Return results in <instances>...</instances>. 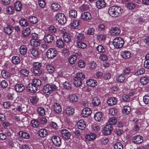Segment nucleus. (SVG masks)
I'll return each instance as SVG.
<instances>
[{
    "label": "nucleus",
    "instance_id": "1a4fd4ad",
    "mask_svg": "<svg viewBox=\"0 0 149 149\" xmlns=\"http://www.w3.org/2000/svg\"><path fill=\"white\" fill-rule=\"evenodd\" d=\"M81 16V18L85 21L91 20L92 18L90 13L88 12L82 13Z\"/></svg>",
    "mask_w": 149,
    "mask_h": 149
},
{
    "label": "nucleus",
    "instance_id": "ddd939ff",
    "mask_svg": "<svg viewBox=\"0 0 149 149\" xmlns=\"http://www.w3.org/2000/svg\"><path fill=\"white\" fill-rule=\"evenodd\" d=\"M91 113V109L88 108H86L84 109L82 112V116L84 117H86L89 116Z\"/></svg>",
    "mask_w": 149,
    "mask_h": 149
},
{
    "label": "nucleus",
    "instance_id": "774afa93",
    "mask_svg": "<svg viewBox=\"0 0 149 149\" xmlns=\"http://www.w3.org/2000/svg\"><path fill=\"white\" fill-rule=\"evenodd\" d=\"M100 143L102 145H106L108 142L109 140L108 138L102 139L99 140Z\"/></svg>",
    "mask_w": 149,
    "mask_h": 149
},
{
    "label": "nucleus",
    "instance_id": "bf43d9fd",
    "mask_svg": "<svg viewBox=\"0 0 149 149\" xmlns=\"http://www.w3.org/2000/svg\"><path fill=\"white\" fill-rule=\"evenodd\" d=\"M33 72L35 75H40L42 73L41 68H33Z\"/></svg>",
    "mask_w": 149,
    "mask_h": 149
},
{
    "label": "nucleus",
    "instance_id": "f257e3e1",
    "mask_svg": "<svg viewBox=\"0 0 149 149\" xmlns=\"http://www.w3.org/2000/svg\"><path fill=\"white\" fill-rule=\"evenodd\" d=\"M122 11L123 10L120 7L116 6L109 7L108 10L109 14L113 17H116L120 16Z\"/></svg>",
    "mask_w": 149,
    "mask_h": 149
},
{
    "label": "nucleus",
    "instance_id": "5701e85b",
    "mask_svg": "<svg viewBox=\"0 0 149 149\" xmlns=\"http://www.w3.org/2000/svg\"><path fill=\"white\" fill-rule=\"evenodd\" d=\"M126 6L129 10H133L137 6V5L133 2H128L126 3Z\"/></svg>",
    "mask_w": 149,
    "mask_h": 149
},
{
    "label": "nucleus",
    "instance_id": "0eeeda50",
    "mask_svg": "<svg viewBox=\"0 0 149 149\" xmlns=\"http://www.w3.org/2000/svg\"><path fill=\"white\" fill-rule=\"evenodd\" d=\"M52 140L54 145L57 147H59L61 144V140L60 138L56 136H53L52 138Z\"/></svg>",
    "mask_w": 149,
    "mask_h": 149
},
{
    "label": "nucleus",
    "instance_id": "2eb2a0df",
    "mask_svg": "<svg viewBox=\"0 0 149 149\" xmlns=\"http://www.w3.org/2000/svg\"><path fill=\"white\" fill-rule=\"evenodd\" d=\"M44 39L45 42L49 43L53 41L54 37L52 35L50 34H45Z\"/></svg>",
    "mask_w": 149,
    "mask_h": 149
},
{
    "label": "nucleus",
    "instance_id": "a19ab883",
    "mask_svg": "<svg viewBox=\"0 0 149 149\" xmlns=\"http://www.w3.org/2000/svg\"><path fill=\"white\" fill-rule=\"evenodd\" d=\"M31 45L34 47H37L40 44V41L38 40L31 39L30 41Z\"/></svg>",
    "mask_w": 149,
    "mask_h": 149
},
{
    "label": "nucleus",
    "instance_id": "8fccbe9b",
    "mask_svg": "<svg viewBox=\"0 0 149 149\" xmlns=\"http://www.w3.org/2000/svg\"><path fill=\"white\" fill-rule=\"evenodd\" d=\"M39 135L42 137H45L47 134V132L46 130L41 129H40L38 132Z\"/></svg>",
    "mask_w": 149,
    "mask_h": 149
},
{
    "label": "nucleus",
    "instance_id": "b1692460",
    "mask_svg": "<svg viewBox=\"0 0 149 149\" xmlns=\"http://www.w3.org/2000/svg\"><path fill=\"white\" fill-rule=\"evenodd\" d=\"M74 109L72 107L68 106L65 110V113L68 115H72L74 113Z\"/></svg>",
    "mask_w": 149,
    "mask_h": 149
},
{
    "label": "nucleus",
    "instance_id": "dca6fc26",
    "mask_svg": "<svg viewBox=\"0 0 149 149\" xmlns=\"http://www.w3.org/2000/svg\"><path fill=\"white\" fill-rule=\"evenodd\" d=\"M29 52L34 57H37L39 56V52L36 48H31L30 49Z\"/></svg>",
    "mask_w": 149,
    "mask_h": 149
},
{
    "label": "nucleus",
    "instance_id": "7ed1b4c3",
    "mask_svg": "<svg viewBox=\"0 0 149 149\" xmlns=\"http://www.w3.org/2000/svg\"><path fill=\"white\" fill-rule=\"evenodd\" d=\"M123 40L121 38L118 37L115 38L113 41V44L115 47L117 48L122 47L124 44Z\"/></svg>",
    "mask_w": 149,
    "mask_h": 149
},
{
    "label": "nucleus",
    "instance_id": "680f3d73",
    "mask_svg": "<svg viewBox=\"0 0 149 149\" xmlns=\"http://www.w3.org/2000/svg\"><path fill=\"white\" fill-rule=\"evenodd\" d=\"M114 149H123V146L122 144L120 142L115 143L113 146Z\"/></svg>",
    "mask_w": 149,
    "mask_h": 149
},
{
    "label": "nucleus",
    "instance_id": "473e14b6",
    "mask_svg": "<svg viewBox=\"0 0 149 149\" xmlns=\"http://www.w3.org/2000/svg\"><path fill=\"white\" fill-rule=\"evenodd\" d=\"M19 134L20 136L26 139L29 138L30 136V135L28 133L22 131L19 132Z\"/></svg>",
    "mask_w": 149,
    "mask_h": 149
},
{
    "label": "nucleus",
    "instance_id": "aec40b11",
    "mask_svg": "<svg viewBox=\"0 0 149 149\" xmlns=\"http://www.w3.org/2000/svg\"><path fill=\"white\" fill-rule=\"evenodd\" d=\"M54 111L57 113H59L61 111V108L60 104L57 103L54 104L53 105Z\"/></svg>",
    "mask_w": 149,
    "mask_h": 149
},
{
    "label": "nucleus",
    "instance_id": "f3484780",
    "mask_svg": "<svg viewBox=\"0 0 149 149\" xmlns=\"http://www.w3.org/2000/svg\"><path fill=\"white\" fill-rule=\"evenodd\" d=\"M86 84L89 86L94 87L97 85V82L96 80L93 79H88L86 81Z\"/></svg>",
    "mask_w": 149,
    "mask_h": 149
},
{
    "label": "nucleus",
    "instance_id": "e2e57ef3",
    "mask_svg": "<svg viewBox=\"0 0 149 149\" xmlns=\"http://www.w3.org/2000/svg\"><path fill=\"white\" fill-rule=\"evenodd\" d=\"M33 68H41V64L39 62H35L33 64Z\"/></svg>",
    "mask_w": 149,
    "mask_h": 149
},
{
    "label": "nucleus",
    "instance_id": "72a5a7b5",
    "mask_svg": "<svg viewBox=\"0 0 149 149\" xmlns=\"http://www.w3.org/2000/svg\"><path fill=\"white\" fill-rule=\"evenodd\" d=\"M126 77L124 74H122L118 76L116 78V80L120 82L123 83L125 80Z\"/></svg>",
    "mask_w": 149,
    "mask_h": 149
},
{
    "label": "nucleus",
    "instance_id": "9d476101",
    "mask_svg": "<svg viewBox=\"0 0 149 149\" xmlns=\"http://www.w3.org/2000/svg\"><path fill=\"white\" fill-rule=\"evenodd\" d=\"M133 142L136 144H140L143 141V138L140 135L134 137L132 139Z\"/></svg>",
    "mask_w": 149,
    "mask_h": 149
},
{
    "label": "nucleus",
    "instance_id": "3c124183",
    "mask_svg": "<svg viewBox=\"0 0 149 149\" xmlns=\"http://www.w3.org/2000/svg\"><path fill=\"white\" fill-rule=\"evenodd\" d=\"M56 44L57 46L60 48H63L64 46L63 42L61 39H59L57 40Z\"/></svg>",
    "mask_w": 149,
    "mask_h": 149
},
{
    "label": "nucleus",
    "instance_id": "de8ad7c7",
    "mask_svg": "<svg viewBox=\"0 0 149 149\" xmlns=\"http://www.w3.org/2000/svg\"><path fill=\"white\" fill-rule=\"evenodd\" d=\"M12 61L13 63L17 64L20 62V60L19 57L17 56H14L12 57Z\"/></svg>",
    "mask_w": 149,
    "mask_h": 149
},
{
    "label": "nucleus",
    "instance_id": "a211bd4d",
    "mask_svg": "<svg viewBox=\"0 0 149 149\" xmlns=\"http://www.w3.org/2000/svg\"><path fill=\"white\" fill-rule=\"evenodd\" d=\"M121 57L124 58H128L131 56L130 53L128 51L125 50L122 51L120 52Z\"/></svg>",
    "mask_w": 149,
    "mask_h": 149
},
{
    "label": "nucleus",
    "instance_id": "a878e982",
    "mask_svg": "<svg viewBox=\"0 0 149 149\" xmlns=\"http://www.w3.org/2000/svg\"><path fill=\"white\" fill-rule=\"evenodd\" d=\"M94 117L97 121L99 122L102 119V113L100 112H97L95 114Z\"/></svg>",
    "mask_w": 149,
    "mask_h": 149
},
{
    "label": "nucleus",
    "instance_id": "4468645a",
    "mask_svg": "<svg viewBox=\"0 0 149 149\" xmlns=\"http://www.w3.org/2000/svg\"><path fill=\"white\" fill-rule=\"evenodd\" d=\"M96 7L99 9L104 7L106 6V3L104 0H98L96 2Z\"/></svg>",
    "mask_w": 149,
    "mask_h": 149
},
{
    "label": "nucleus",
    "instance_id": "79ce46f5",
    "mask_svg": "<svg viewBox=\"0 0 149 149\" xmlns=\"http://www.w3.org/2000/svg\"><path fill=\"white\" fill-rule=\"evenodd\" d=\"M19 52L22 55H25L27 52L26 47L24 45H21L19 48Z\"/></svg>",
    "mask_w": 149,
    "mask_h": 149
},
{
    "label": "nucleus",
    "instance_id": "37998d69",
    "mask_svg": "<svg viewBox=\"0 0 149 149\" xmlns=\"http://www.w3.org/2000/svg\"><path fill=\"white\" fill-rule=\"evenodd\" d=\"M79 21L76 20H73L72 21L70 24V26L71 28L73 29H77L79 25Z\"/></svg>",
    "mask_w": 149,
    "mask_h": 149
},
{
    "label": "nucleus",
    "instance_id": "052dcab7",
    "mask_svg": "<svg viewBox=\"0 0 149 149\" xmlns=\"http://www.w3.org/2000/svg\"><path fill=\"white\" fill-rule=\"evenodd\" d=\"M145 72V70L143 68H140L134 72V74L139 75L143 74Z\"/></svg>",
    "mask_w": 149,
    "mask_h": 149
},
{
    "label": "nucleus",
    "instance_id": "0e129e2a",
    "mask_svg": "<svg viewBox=\"0 0 149 149\" xmlns=\"http://www.w3.org/2000/svg\"><path fill=\"white\" fill-rule=\"evenodd\" d=\"M109 123V125H113L115 124L117 122L116 119L114 117H112L109 119L108 120Z\"/></svg>",
    "mask_w": 149,
    "mask_h": 149
},
{
    "label": "nucleus",
    "instance_id": "20e7f679",
    "mask_svg": "<svg viewBox=\"0 0 149 149\" xmlns=\"http://www.w3.org/2000/svg\"><path fill=\"white\" fill-rule=\"evenodd\" d=\"M56 18L59 23L63 24L66 21V18L64 15L62 13H57L55 15Z\"/></svg>",
    "mask_w": 149,
    "mask_h": 149
},
{
    "label": "nucleus",
    "instance_id": "2f4dec72",
    "mask_svg": "<svg viewBox=\"0 0 149 149\" xmlns=\"http://www.w3.org/2000/svg\"><path fill=\"white\" fill-rule=\"evenodd\" d=\"M74 85L76 86H79L82 84V82L81 79L77 77H74Z\"/></svg>",
    "mask_w": 149,
    "mask_h": 149
},
{
    "label": "nucleus",
    "instance_id": "bb28decb",
    "mask_svg": "<svg viewBox=\"0 0 149 149\" xmlns=\"http://www.w3.org/2000/svg\"><path fill=\"white\" fill-rule=\"evenodd\" d=\"M14 88L16 91L19 92H22L25 88L24 86L21 84H16Z\"/></svg>",
    "mask_w": 149,
    "mask_h": 149
},
{
    "label": "nucleus",
    "instance_id": "ea45409f",
    "mask_svg": "<svg viewBox=\"0 0 149 149\" xmlns=\"http://www.w3.org/2000/svg\"><path fill=\"white\" fill-rule=\"evenodd\" d=\"M37 111L39 115L40 116H43L45 113L44 109L41 107H38Z\"/></svg>",
    "mask_w": 149,
    "mask_h": 149
},
{
    "label": "nucleus",
    "instance_id": "423d86ee",
    "mask_svg": "<svg viewBox=\"0 0 149 149\" xmlns=\"http://www.w3.org/2000/svg\"><path fill=\"white\" fill-rule=\"evenodd\" d=\"M61 33L62 34L64 41L66 42H69L70 40V38L68 33L67 32L66 30L65 29L62 28L60 30Z\"/></svg>",
    "mask_w": 149,
    "mask_h": 149
},
{
    "label": "nucleus",
    "instance_id": "5fc2aeb1",
    "mask_svg": "<svg viewBox=\"0 0 149 149\" xmlns=\"http://www.w3.org/2000/svg\"><path fill=\"white\" fill-rule=\"evenodd\" d=\"M77 45L78 47L79 48L84 49L86 47V45L82 42L77 41Z\"/></svg>",
    "mask_w": 149,
    "mask_h": 149
},
{
    "label": "nucleus",
    "instance_id": "864d4df0",
    "mask_svg": "<svg viewBox=\"0 0 149 149\" xmlns=\"http://www.w3.org/2000/svg\"><path fill=\"white\" fill-rule=\"evenodd\" d=\"M2 77L4 79L8 78L10 76V74L5 70H3L1 72Z\"/></svg>",
    "mask_w": 149,
    "mask_h": 149
},
{
    "label": "nucleus",
    "instance_id": "a18cd8bd",
    "mask_svg": "<svg viewBox=\"0 0 149 149\" xmlns=\"http://www.w3.org/2000/svg\"><path fill=\"white\" fill-rule=\"evenodd\" d=\"M19 23L21 25L24 27H26L29 24L27 21L24 19H20L19 21Z\"/></svg>",
    "mask_w": 149,
    "mask_h": 149
},
{
    "label": "nucleus",
    "instance_id": "393cba45",
    "mask_svg": "<svg viewBox=\"0 0 149 149\" xmlns=\"http://www.w3.org/2000/svg\"><path fill=\"white\" fill-rule=\"evenodd\" d=\"M77 125L78 128L81 130L84 129L86 126L85 123L82 120H80L78 122Z\"/></svg>",
    "mask_w": 149,
    "mask_h": 149
},
{
    "label": "nucleus",
    "instance_id": "c9c22d12",
    "mask_svg": "<svg viewBox=\"0 0 149 149\" xmlns=\"http://www.w3.org/2000/svg\"><path fill=\"white\" fill-rule=\"evenodd\" d=\"M64 88L67 90H70L72 88V85L70 82L66 81L64 82L63 84Z\"/></svg>",
    "mask_w": 149,
    "mask_h": 149
},
{
    "label": "nucleus",
    "instance_id": "69168bd1",
    "mask_svg": "<svg viewBox=\"0 0 149 149\" xmlns=\"http://www.w3.org/2000/svg\"><path fill=\"white\" fill-rule=\"evenodd\" d=\"M74 77H77L80 79H83L85 78V76L83 73L79 72L77 74L76 76Z\"/></svg>",
    "mask_w": 149,
    "mask_h": 149
},
{
    "label": "nucleus",
    "instance_id": "603ef678",
    "mask_svg": "<svg viewBox=\"0 0 149 149\" xmlns=\"http://www.w3.org/2000/svg\"><path fill=\"white\" fill-rule=\"evenodd\" d=\"M29 20L30 22L33 24L36 23L38 21L37 18L34 16L30 17L29 18Z\"/></svg>",
    "mask_w": 149,
    "mask_h": 149
},
{
    "label": "nucleus",
    "instance_id": "4c0bfd02",
    "mask_svg": "<svg viewBox=\"0 0 149 149\" xmlns=\"http://www.w3.org/2000/svg\"><path fill=\"white\" fill-rule=\"evenodd\" d=\"M77 16V11L74 10H72L70 11L69 12V16L71 18H76Z\"/></svg>",
    "mask_w": 149,
    "mask_h": 149
},
{
    "label": "nucleus",
    "instance_id": "9b49d317",
    "mask_svg": "<svg viewBox=\"0 0 149 149\" xmlns=\"http://www.w3.org/2000/svg\"><path fill=\"white\" fill-rule=\"evenodd\" d=\"M61 135L63 138L68 139L70 136V133L66 129L62 130L61 131Z\"/></svg>",
    "mask_w": 149,
    "mask_h": 149
},
{
    "label": "nucleus",
    "instance_id": "6e6d98bb",
    "mask_svg": "<svg viewBox=\"0 0 149 149\" xmlns=\"http://www.w3.org/2000/svg\"><path fill=\"white\" fill-rule=\"evenodd\" d=\"M30 33L29 28H26L22 31V35L23 37H26L29 35Z\"/></svg>",
    "mask_w": 149,
    "mask_h": 149
},
{
    "label": "nucleus",
    "instance_id": "49530a36",
    "mask_svg": "<svg viewBox=\"0 0 149 149\" xmlns=\"http://www.w3.org/2000/svg\"><path fill=\"white\" fill-rule=\"evenodd\" d=\"M6 11L9 14H12L14 12V9L13 7L9 6L6 8Z\"/></svg>",
    "mask_w": 149,
    "mask_h": 149
},
{
    "label": "nucleus",
    "instance_id": "412c9836",
    "mask_svg": "<svg viewBox=\"0 0 149 149\" xmlns=\"http://www.w3.org/2000/svg\"><path fill=\"white\" fill-rule=\"evenodd\" d=\"M96 138V135L93 133H90L85 136V139L87 141H92Z\"/></svg>",
    "mask_w": 149,
    "mask_h": 149
},
{
    "label": "nucleus",
    "instance_id": "13d9d810",
    "mask_svg": "<svg viewBox=\"0 0 149 149\" xmlns=\"http://www.w3.org/2000/svg\"><path fill=\"white\" fill-rule=\"evenodd\" d=\"M46 68L47 71L50 73L53 72L55 70L54 67L50 64H48L47 65Z\"/></svg>",
    "mask_w": 149,
    "mask_h": 149
},
{
    "label": "nucleus",
    "instance_id": "cd10ccee",
    "mask_svg": "<svg viewBox=\"0 0 149 149\" xmlns=\"http://www.w3.org/2000/svg\"><path fill=\"white\" fill-rule=\"evenodd\" d=\"M101 102L99 98L97 97H94L92 101V104L94 106H97L100 104Z\"/></svg>",
    "mask_w": 149,
    "mask_h": 149
},
{
    "label": "nucleus",
    "instance_id": "7c9ffc66",
    "mask_svg": "<svg viewBox=\"0 0 149 149\" xmlns=\"http://www.w3.org/2000/svg\"><path fill=\"white\" fill-rule=\"evenodd\" d=\"M15 7L17 11H20L22 9V4L20 1H17L15 3Z\"/></svg>",
    "mask_w": 149,
    "mask_h": 149
},
{
    "label": "nucleus",
    "instance_id": "c03bdc74",
    "mask_svg": "<svg viewBox=\"0 0 149 149\" xmlns=\"http://www.w3.org/2000/svg\"><path fill=\"white\" fill-rule=\"evenodd\" d=\"M69 100L73 102H76L78 100V97L75 94L70 95L68 97Z\"/></svg>",
    "mask_w": 149,
    "mask_h": 149
},
{
    "label": "nucleus",
    "instance_id": "39448f33",
    "mask_svg": "<svg viewBox=\"0 0 149 149\" xmlns=\"http://www.w3.org/2000/svg\"><path fill=\"white\" fill-rule=\"evenodd\" d=\"M57 52L54 49L50 48L46 52V56L49 58H54L57 55Z\"/></svg>",
    "mask_w": 149,
    "mask_h": 149
},
{
    "label": "nucleus",
    "instance_id": "4d7b16f0",
    "mask_svg": "<svg viewBox=\"0 0 149 149\" xmlns=\"http://www.w3.org/2000/svg\"><path fill=\"white\" fill-rule=\"evenodd\" d=\"M130 111V107L127 106H124L123 109V112L124 114H128Z\"/></svg>",
    "mask_w": 149,
    "mask_h": 149
},
{
    "label": "nucleus",
    "instance_id": "f03ea898",
    "mask_svg": "<svg viewBox=\"0 0 149 149\" xmlns=\"http://www.w3.org/2000/svg\"><path fill=\"white\" fill-rule=\"evenodd\" d=\"M58 87L54 84L51 83L45 85L43 88V93L46 95H49L52 93L53 91L57 90Z\"/></svg>",
    "mask_w": 149,
    "mask_h": 149
},
{
    "label": "nucleus",
    "instance_id": "6ab92c4d",
    "mask_svg": "<svg viewBox=\"0 0 149 149\" xmlns=\"http://www.w3.org/2000/svg\"><path fill=\"white\" fill-rule=\"evenodd\" d=\"M28 90L31 93H35L37 91V88L32 84H29L27 86Z\"/></svg>",
    "mask_w": 149,
    "mask_h": 149
},
{
    "label": "nucleus",
    "instance_id": "f8f14e48",
    "mask_svg": "<svg viewBox=\"0 0 149 149\" xmlns=\"http://www.w3.org/2000/svg\"><path fill=\"white\" fill-rule=\"evenodd\" d=\"M13 30V28L11 26L7 25L4 27L3 31L6 34L10 35L12 33Z\"/></svg>",
    "mask_w": 149,
    "mask_h": 149
},
{
    "label": "nucleus",
    "instance_id": "e433bc0d",
    "mask_svg": "<svg viewBox=\"0 0 149 149\" xmlns=\"http://www.w3.org/2000/svg\"><path fill=\"white\" fill-rule=\"evenodd\" d=\"M77 57L75 55L71 56L68 58V61L70 64H74L77 60Z\"/></svg>",
    "mask_w": 149,
    "mask_h": 149
},
{
    "label": "nucleus",
    "instance_id": "4be33fe9",
    "mask_svg": "<svg viewBox=\"0 0 149 149\" xmlns=\"http://www.w3.org/2000/svg\"><path fill=\"white\" fill-rule=\"evenodd\" d=\"M120 31L119 28L117 27H114L112 28L110 32L111 35L114 36L118 35L120 33Z\"/></svg>",
    "mask_w": 149,
    "mask_h": 149
},
{
    "label": "nucleus",
    "instance_id": "58836bf2",
    "mask_svg": "<svg viewBox=\"0 0 149 149\" xmlns=\"http://www.w3.org/2000/svg\"><path fill=\"white\" fill-rule=\"evenodd\" d=\"M38 100V98L37 96L34 95L31 97L30 98V102L32 104H36Z\"/></svg>",
    "mask_w": 149,
    "mask_h": 149
},
{
    "label": "nucleus",
    "instance_id": "338daca9",
    "mask_svg": "<svg viewBox=\"0 0 149 149\" xmlns=\"http://www.w3.org/2000/svg\"><path fill=\"white\" fill-rule=\"evenodd\" d=\"M31 124L33 127H37L39 125V123L36 120H33L31 121Z\"/></svg>",
    "mask_w": 149,
    "mask_h": 149
},
{
    "label": "nucleus",
    "instance_id": "c85d7f7f",
    "mask_svg": "<svg viewBox=\"0 0 149 149\" xmlns=\"http://www.w3.org/2000/svg\"><path fill=\"white\" fill-rule=\"evenodd\" d=\"M117 100L115 97H111L107 101V103L109 106H112L116 104Z\"/></svg>",
    "mask_w": 149,
    "mask_h": 149
},
{
    "label": "nucleus",
    "instance_id": "6e6552de",
    "mask_svg": "<svg viewBox=\"0 0 149 149\" xmlns=\"http://www.w3.org/2000/svg\"><path fill=\"white\" fill-rule=\"evenodd\" d=\"M112 129L111 125H107L104 126L102 131V133L105 135H109L111 134Z\"/></svg>",
    "mask_w": 149,
    "mask_h": 149
},
{
    "label": "nucleus",
    "instance_id": "c756f323",
    "mask_svg": "<svg viewBox=\"0 0 149 149\" xmlns=\"http://www.w3.org/2000/svg\"><path fill=\"white\" fill-rule=\"evenodd\" d=\"M149 81V78L147 76H143L140 79L141 83L143 85H146Z\"/></svg>",
    "mask_w": 149,
    "mask_h": 149
},
{
    "label": "nucleus",
    "instance_id": "f704fd0d",
    "mask_svg": "<svg viewBox=\"0 0 149 149\" xmlns=\"http://www.w3.org/2000/svg\"><path fill=\"white\" fill-rule=\"evenodd\" d=\"M52 9L54 11H57L61 10V6L58 3H52L51 5Z\"/></svg>",
    "mask_w": 149,
    "mask_h": 149
},
{
    "label": "nucleus",
    "instance_id": "09e8293b",
    "mask_svg": "<svg viewBox=\"0 0 149 149\" xmlns=\"http://www.w3.org/2000/svg\"><path fill=\"white\" fill-rule=\"evenodd\" d=\"M33 84L35 86H36V87H38L41 85V81L38 79H34L32 81Z\"/></svg>",
    "mask_w": 149,
    "mask_h": 149
}]
</instances>
